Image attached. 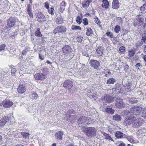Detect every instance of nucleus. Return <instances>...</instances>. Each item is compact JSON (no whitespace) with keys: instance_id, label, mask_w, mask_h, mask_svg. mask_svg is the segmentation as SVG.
Here are the masks:
<instances>
[{"instance_id":"obj_8","label":"nucleus","mask_w":146,"mask_h":146,"mask_svg":"<svg viewBox=\"0 0 146 146\" xmlns=\"http://www.w3.org/2000/svg\"><path fill=\"white\" fill-rule=\"evenodd\" d=\"M115 106L118 108H121L124 107L125 104L123 100L119 98L116 100Z\"/></svg>"},{"instance_id":"obj_36","label":"nucleus","mask_w":146,"mask_h":146,"mask_svg":"<svg viewBox=\"0 0 146 146\" xmlns=\"http://www.w3.org/2000/svg\"><path fill=\"white\" fill-rule=\"evenodd\" d=\"M127 138L128 141L131 143H133L134 142L133 137L132 136H128L127 137Z\"/></svg>"},{"instance_id":"obj_37","label":"nucleus","mask_w":146,"mask_h":146,"mask_svg":"<svg viewBox=\"0 0 146 146\" xmlns=\"http://www.w3.org/2000/svg\"><path fill=\"white\" fill-rule=\"evenodd\" d=\"M80 16H78L77 17L76 19V22L79 24H80L82 22V18Z\"/></svg>"},{"instance_id":"obj_20","label":"nucleus","mask_w":146,"mask_h":146,"mask_svg":"<svg viewBox=\"0 0 146 146\" xmlns=\"http://www.w3.org/2000/svg\"><path fill=\"white\" fill-rule=\"evenodd\" d=\"M26 88H25V86L23 85L19 86L17 89L18 92L21 94L24 93L26 91Z\"/></svg>"},{"instance_id":"obj_21","label":"nucleus","mask_w":146,"mask_h":146,"mask_svg":"<svg viewBox=\"0 0 146 146\" xmlns=\"http://www.w3.org/2000/svg\"><path fill=\"white\" fill-rule=\"evenodd\" d=\"M27 12L29 17L31 18L33 17V15L32 13V9L30 4L28 5L27 7Z\"/></svg>"},{"instance_id":"obj_19","label":"nucleus","mask_w":146,"mask_h":146,"mask_svg":"<svg viewBox=\"0 0 146 146\" xmlns=\"http://www.w3.org/2000/svg\"><path fill=\"white\" fill-rule=\"evenodd\" d=\"M112 7L114 9H117L119 7V3L118 0H113L112 3Z\"/></svg>"},{"instance_id":"obj_60","label":"nucleus","mask_w":146,"mask_h":146,"mask_svg":"<svg viewBox=\"0 0 146 146\" xmlns=\"http://www.w3.org/2000/svg\"><path fill=\"white\" fill-rule=\"evenodd\" d=\"M142 117L144 118H146V111H144L143 112Z\"/></svg>"},{"instance_id":"obj_57","label":"nucleus","mask_w":146,"mask_h":146,"mask_svg":"<svg viewBox=\"0 0 146 146\" xmlns=\"http://www.w3.org/2000/svg\"><path fill=\"white\" fill-rule=\"evenodd\" d=\"M94 21H95V22L97 24H100V20L98 19V18H96L95 19V20H94Z\"/></svg>"},{"instance_id":"obj_56","label":"nucleus","mask_w":146,"mask_h":146,"mask_svg":"<svg viewBox=\"0 0 146 146\" xmlns=\"http://www.w3.org/2000/svg\"><path fill=\"white\" fill-rule=\"evenodd\" d=\"M88 128H85L84 127H82V130L83 132H87Z\"/></svg>"},{"instance_id":"obj_47","label":"nucleus","mask_w":146,"mask_h":146,"mask_svg":"<svg viewBox=\"0 0 146 146\" xmlns=\"http://www.w3.org/2000/svg\"><path fill=\"white\" fill-rule=\"evenodd\" d=\"M143 44V41H141V42H137L135 44L136 46L138 47L140 46H141Z\"/></svg>"},{"instance_id":"obj_42","label":"nucleus","mask_w":146,"mask_h":146,"mask_svg":"<svg viewBox=\"0 0 146 146\" xmlns=\"http://www.w3.org/2000/svg\"><path fill=\"white\" fill-rule=\"evenodd\" d=\"M125 50V47L123 46L120 47L119 49V53L121 54L124 53Z\"/></svg>"},{"instance_id":"obj_43","label":"nucleus","mask_w":146,"mask_h":146,"mask_svg":"<svg viewBox=\"0 0 146 146\" xmlns=\"http://www.w3.org/2000/svg\"><path fill=\"white\" fill-rule=\"evenodd\" d=\"M135 51L133 50H131L129 51V55L131 57L133 56L135 54Z\"/></svg>"},{"instance_id":"obj_16","label":"nucleus","mask_w":146,"mask_h":146,"mask_svg":"<svg viewBox=\"0 0 146 146\" xmlns=\"http://www.w3.org/2000/svg\"><path fill=\"white\" fill-rule=\"evenodd\" d=\"M101 99L104 102H110L113 100V98L110 95L105 94L104 98H101Z\"/></svg>"},{"instance_id":"obj_15","label":"nucleus","mask_w":146,"mask_h":146,"mask_svg":"<svg viewBox=\"0 0 146 146\" xmlns=\"http://www.w3.org/2000/svg\"><path fill=\"white\" fill-rule=\"evenodd\" d=\"M72 48L71 47L68 45H65L62 48V50L64 54L68 53L71 51Z\"/></svg>"},{"instance_id":"obj_46","label":"nucleus","mask_w":146,"mask_h":146,"mask_svg":"<svg viewBox=\"0 0 146 146\" xmlns=\"http://www.w3.org/2000/svg\"><path fill=\"white\" fill-rule=\"evenodd\" d=\"M82 22L85 26L87 25L88 24V20L86 18H85L83 20Z\"/></svg>"},{"instance_id":"obj_54","label":"nucleus","mask_w":146,"mask_h":146,"mask_svg":"<svg viewBox=\"0 0 146 146\" xmlns=\"http://www.w3.org/2000/svg\"><path fill=\"white\" fill-rule=\"evenodd\" d=\"M39 58L41 60H43L44 59V56L42 55L41 54H39Z\"/></svg>"},{"instance_id":"obj_2","label":"nucleus","mask_w":146,"mask_h":146,"mask_svg":"<svg viewBox=\"0 0 146 146\" xmlns=\"http://www.w3.org/2000/svg\"><path fill=\"white\" fill-rule=\"evenodd\" d=\"M97 130L93 127H90L88 128L87 132L86 133V135L89 137H92L96 135Z\"/></svg>"},{"instance_id":"obj_63","label":"nucleus","mask_w":146,"mask_h":146,"mask_svg":"<svg viewBox=\"0 0 146 146\" xmlns=\"http://www.w3.org/2000/svg\"><path fill=\"white\" fill-rule=\"evenodd\" d=\"M119 146H125V144L123 143H120Z\"/></svg>"},{"instance_id":"obj_12","label":"nucleus","mask_w":146,"mask_h":146,"mask_svg":"<svg viewBox=\"0 0 146 146\" xmlns=\"http://www.w3.org/2000/svg\"><path fill=\"white\" fill-rule=\"evenodd\" d=\"M10 119V118L8 116L3 117L0 120V127L3 126L5 123Z\"/></svg>"},{"instance_id":"obj_32","label":"nucleus","mask_w":146,"mask_h":146,"mask_svg":"<svg viewBox=\"0 0 146 146\" xmlns=\"http://www.w3.org/2000/svg\"><path fill=\"white\" fill-rule=\"evenodd\" d=\"M56 22L57 24H60L63 23V21L62 18L60 17H58L56 19Z\"/></svg>"},{"instance_id":"obj_48","label":"nucleus","mask_w":146,"mask_h":146,"mask_svg":"<svg viewBox=\"0 0 146 146\" xmlns=\"http://www.w3.org/2000/svg\"><path fill=\"white\" fill-rule=\"evenodd\" d=\"M6 47V45L4 44H1L0 45V50H4Z\"/></svg>"},{"instance_id":"obj_58","label":"nucleus","mask_w":146,"mask_h":146,"mask_svg":"<svg viewBox=\"0 0 146 146\" xmlns=\"http://www.w3.org/2000/svg\"><path fill=\"white\" fill-rule=\"evenodd\" d=\"M14 133L13 131H9L8 132L7 134L10 137H11L12 135Z\"/></svg>"},{"instance_id":"obj_27","label":"nucleus","mask_w":146,"mask_h":146,"mask_svg":"<svg viewBox=\"0 0 146 146\" xmlns=\"http://www.w3.org/2000/svg\"><path fill=\"white\" fill-rule=\"evenodd\" d=\"M113 119L114 120L119 121H121V117L120 115L116 114L114 115L113 116Z\"/></svg>"},{"instance_id":"obj_26","label":"nucleus","mask_w":146,"mask_h":146,"mask_svg":"<svg viewBox=\"0 0 146 146\" xmlns=\"http://www.w3.org/2000/svg\"><path fill=\"white\" fill-rule=\"evenodd\" d=\"M103 52L102 49L101 48H98L97 49L96 52V54L98 56H100L102 55Z\"/></svg>"},{"instance_id":"obj_14","label":"nucleus","mask_w":146,"mask_h":146,"mask_svg":"<svg viewBox=\"0 0 146 146\" xmlns=\"http://www.w3.org/2000/svg\"><path fill=\"white\" fill-rule=\"evenodd\" d=\"M137 135L139 137H142L146 135V129L145 128L141 129L137 132Z\"/></svg>"},{"instance_id":"obj_17","label":"nucleus","mask_w":146,"mask_h":146,"mask_svg":"<svg viewBox=\"0 0 146 146\" xmlns=\"http://www.w3.org/2000/svg\"><path fill=\"white\" fill-rule=\"evenodd\" d=\"M45 76L42 73H38L35 75V79L37 80H42L44 79Z\"/></svg>"},{"instance_id":"obj_9","label":"nucleus","mask_w":146,"mask_h":146,"mask_svg":"<svg viewBox=\"0 0 146 146\" xmlns=\"http://www.w3.org/2000/svg\"><path fill=\"white\" fill-rule=\"evenodd\" d=\"M90 63L92 67L96 69H97L100 65V63L98 61L94 60H90Z\"/></svg>"},{"instance_id":"obj_3","label":"nucleus","mask_w":146,"mask_h":146,"mask_svg":"<svg viewBox=\"0 0 146 146\" xmlns=\"http://www.w3.org/2000/svg\"><path fill=\"white\" fill-rule=\"evenodd\" d=\"M67 29L66 27L62 25H60L57 26L53 31V33L54 34H56L57 33H61L62 34L66 32Z\"/></svg>"},{"instance_id":"obj_11","label":"nucleus","mask_w":146,"mask_h":146,"mask_svg":"<svg viewBox=\"0 0 146 146\" xmlns=\"http://www.w3.org/2000/svg\"><path fill=\"white\" fill-rule=\"evenodd\" d=\"M13 103L9 100H5L3 101L2 105L5 108H10L13 104Z\"/></svg>"},{"instance_id":"obj_10","label":"nucleus","mask_w":146,"mask_h":146,"mask_svg":"<svg viewBox=\"0 0 146 146\" xmlns=\"http://www.w3.org/2000/svg\"><path fill=\"white\" fill-rule=\"evenodd\" d=\"M95 91L92 89L89 90L87 91V95L90 98L96 100V95L95 94Z\"/></svg>"},{"instance_id":"obj_40","label":"nucleus","mask_w":146,"mask_h":146,"mask_svg":"<svg viewBox=\"0 0 146 146\" xmlns=\"http://www.w3.org/2000/svg\"><path fill=\"white\" fill-rule=\"evenodd\" d=\"M48 11L49 13L52 15H54V10L53 8H51L50 9H48Z\"/></svg>"},{"instance_id":"obj_28","label":"nucleus","mask_w":146,"mask_h":146,"mask_svg":"<svg viewBox=\"0 0 146 146\" xmlns=\"http://www.w3.org/2000/svg\"><path fill=\"white\" fill-rule=\"evenodd\" d=\"M106 111L109 113L111 114H113L114 113L115 111L114 110L111 108H107L105 109Z\"/></svg>"},{"instance_id":"obj_55","label":"nucleus","mask_w":146,"mask_h":146,"mask_svg":"<svg viewBox=\"0 0 146 146\" xmlns=\"http://www.w3.org/2000/svg\"><path fill=\"white\" fill-rule=\"evenodd\" d=\"M129 68V66L127 65H125L124 67V70L125 72H126Z\"/></svg>"},{"instance_id":"obj_1","label":"nucleus","mask_w":146,"mask_h":146,"mask_svg":"<svg viewBox=\"0 0 146 146\" xmlns=\"http://www.w3.org/2000/svg\"><path fill=\"white\" fill-rule=\"evenodd\" d=\"M143 119L140 118L135 119L134 117L131 116L126 118L123 124L125 125H130L134 128H138L143 124Z\"/></svg>"},{"instance_id":"obj_62","label":"nucleus","mask_w":146,"mask_h":146,"mask_svg":"<svg viewBox=\"0 0 146 146\" xmlns=\"http://www.w3.org/2000/svg\"><path fill=\"white\" fill-rule=\"evenodd\" d=\"M135 66L136 68H138L139 67H141L142 65L140 63H137L136 64Z\"/></svg>"},{"instance_id":"obj_39","label":"nucleus","mask_w":146,"mask_h":146,"mask_svg":"<svg viewBox=\"0 0 146 146\" xmlns=\"http://www.w3.org/2000/svg\"><path fill=\"white\" fill-rule=\"evenodd\" d=\"M120 27L119 25H117L114 29V31L116 33H118L120 31Z\"/></svg>"},{"instance_id":"obj_38","label":"nucleus","mask_w":146,"mask_h":146,"mask_svg":"<svg viewBox=\"0 0 146 146\" xmlns=\"http://www.w3.org/2000/svg\"><path fill=\"white\" fill-rule=\"evenodd\" d=\"M140 10L141 12H146V5L144 4L140 8Z\"/></svg>"},{"instance_id":"obj_52","label":"nucleus","mask_w":146,"mask_h":146,"mask_svg":"<svg viewBox=\"0 0 146 146\" xmlns=\"http://www.w3.org/2000/svg\"><path fill=\"white\" fill-rule=\"evenodd\" d=\"M142 39L143 40H146V33H144L142 35Z\"/></svg>"},{"instance_id":"obj_33","label":"nucleus","mask_w":146,"mask_h":146,"mask_svg":"<svg viewBox=\"0 0 146 146\" xmlns=\"http://www.w3.org/2000/svg\"><path fill=\"white\" fill-rule=\"evenodd\" d=\"M35 35L36 36L39 37H41L42 36V35L40 31L39 28L37 29L36 31L35 32Z\"/></svg>"},{"instance_id":"obj_53","label":"nucleus","mask_w":146,"mask_h":146,"mask_svg":"<svg viewBox=\"0 0 146 146\" xmlns=\"http://www.w3.org/2000/svg\"><path fill=\"white\" fill-rule=\"evenodd\" d=\"M82 37L80 36L77 38V40L78 42H80L82 41Z\"/></svg>"},{"instance_id":"obj_22","label":"nucleus","mask_w":146,"mask_h":146,"mask_svg":"<svg viewBox=\"0 0 146 146\" xmlns=\"http://www.w3.org/2000/svg\"><path fill=\"white\" fill-rule=\"evenodd\" d=\"M63 135V132L62 131H58L55 134V136L56 139L62 140Z\"/></svg>"},{"instance_id":"obj_35","label":"nucleus","mask_w":146,"mask_h":146,"mask_svg":"<svg viewBox=\"0 0 146 146\" xmlns=\"http://www.w3.org/2000/svg\"><path fill=\"white\" fill-rule=\"evenodd\" d=\"M115 80L113 78H109L107 81V84H113L115 81Z\"/></svg>"},{"instance_id":"obj_24","label":"nucleus","mask_w":146,"mask_h":146,"mask_svg":"<svg viewBox=\"0 0 146 146\" xmlns=\"http://www.w3.org/2000/svg\"><path fill=\"white\" fill-rule=\"evenodd\" d=\"M30 97L33 100H36L39 97L38 95L36 92H31Z\"/></svg>"},{"instance_id":"obj_44","label":"nucleus","mask_w":146,"mask_h":146,"mask_svg":"<svg viewBox=\"0 0 146 146\" xmlns=\"http://www.w3.org/2000/svg\"><path fill=\"white\" fill-rule=\"evenodd\" d=\"M65 2L64 1H62L61 4L60 8L62 10H64L65 9Z\"/></svg>"},{"instance_id":"obj_49","label":"nucleus","mask_w":146,"mask_h":146,"mask_svg":"<svg viewBox=\"0 0 146 146\" xmlns=\"http://www.w3.org/2000/svg\"><path fill=\"white\" fill-rule=\"evenodd\" d=\"M17 70L16 68H12L11 70V74L12 76H15V72H16Z\"/></svg>"},{"instance_id":"obj_18","label":"nucleus","mask_w":146,"mask_h":146,"mask_svg":"<svg viewBox=\"0 0 146 146\" xmlns=\"http://www.w3.org/2000/svg\"><path fill=\"white\" fill-rule=\"evenodd\" d=\"M115 136L118 139H121L126 137V135L120 131H117L115 134Z\"/></svg>"},{"instance_id":"obj_50","label":"nucleus","mask_w":146,"mask_h":146,"mask_svg":"<svg viewBox=\"0 0 146 146\" xmlns=\"http://www.w3.org/2000/svg\"><path fill=\"white\" fill-rule=\"evenodd\" d=\"M106 35L107 36H109L110 37L112 38L113 37V34L111 32H107L106 33Z\"/></svg>"},{"instance_id":"obj_61","label":"nucleus","mask_w":146,"mask_h":146,"mask_svg":"<svg viewBox=\"0 0 146 146\" xmlns=\"http://www.w3.org/2000/svg\"><path fill=\"white\" fill-rule=\"evenodd\" d=\"M125 89L127 92L130 91L131 90V86H129V87H127Z\"/></svg>"},{"instance_id":"obj_6","label":"nucleus","mask_w":146,"mask_h":146,"mask_svg":"<svg viewBox=\"0 0 146 146\" xmlns=\"http://www.w3.org/2000/svg\"><path fill=\"white\" fill-rule=\"evenodd\" d=\"M17 21V19L14 17L9 18L7 21V26L10 28L14 26Z\"/></svg>"},{"instance_id":"obj_29","label":"nucleus","mask_w":146,"mask_h":146,"mask_svg":"<svg viewBox=\"0 0 146 146\" xmlns=\"http://www.w3.org/2000/svg\"><path fill=\"white\" fill-rule=\"evenodd\" d=\"M103 134L104 136L106 139L109 140L114 141L113 139L111 138V137L108 134L105 133H104Z\"/></svg>"},{"instance_id":"obj_7","label":"nucleus","mask_w":146,"mask_h":146,"mask_svg":"<svg viewBox=\"0 0 146 146\" xmlns=\"http://www.w3.org/2000/svg\"><path fill=\"white\" fill-rule=\"evenodd\" d=\"M73 85L72 82L70 80H66L65 81L63 86L68 90L70 89Z\"/></svg>"},{"instance_id":"obj_13","label":"nucleus","mask_w":146,"mask_h":146,"mask_svg":"<svg viewBox=\"0 0 146 146\" xmlns=\"http://www.w3.org/2000/svg\"><path fill=\"white\" fill-rule=\"evenodd\" d=\"M38 21L41 22H43L45 21V18L44 15L41 13H37L36 15Z\"/></svg>"},{"instance_id":"obj_41","label":"nucleus","mask_w":146,"mask_h":146,"mask_svg":"<svg viewBox=\"0 0 146 146\" xmlns=\"http://www.w3.org/2000/svg\"><path fill=\"white\" fill-rule=\"evenodd\" d=\"M73 30H81V28L79 26H77L76 25H72V27L71 28Z\"/></svg>"},{"instance_id":"obj_45","label":"nucleus","mask_w":146,"mask_h":146,"mask_svg":"<svg viewBox=\"0 0 146 146\" xmlns=\"http://www.w3.org/2000/svg\"><path fill=\"white\" fill-rule=\"evenodd\" d=\"M137 20L139 22L142 23L143 21V19L142 17L139 16L137 18Z\"/></svg>"},{"instance_id":"obj_31","label":"nucleus","mask_w":146,"mask_h":146,"mask_svg":"<svg viewBox=\"0 0 146 146\" xmlns=\"http://www.w3.org/2000/svg\"><path fill=\"white\" fill-rule=\"evenodd\" d=\"M129 100V102L131 104L136 103L138 102L137 99L135 98H130Z\"/></svg>"},{"instance_id":"obj_4","label":"nucleus","mask_w":146,"mask_h":146,"mask_svg":"<svg viewBox=\"0 0 146 146\" xmlns=\"http://www.w3.org/2000/svg\"><path fill=\"white\" fill-rule=\"evenodd\" d=\"M87 121L88 118L85 116H83L81 117L78 120V124L80 125L81 126H84L88 123Z\"/></svg>"},{"instance_id":"obj_25","label":"nucleus","mask_w":146,"mask_h":146,"mask_svg":"<svg viewBox=\"0 0 146 146\" xmlns=\"http://www.w3.org/2000/svg\"><path fill=\"white\" fill-rule=\"evenodd\" d=\"M91 2H92L91 0L84 1L82 3L83 7L85 8H87Z\"/></svg>"},{"instance_id":"obj_59","label":"nucleus","mask_w":146,"mask_h":146,"mask_svg":"<svg viewBox=\"0 0 146 146\" xmlns=\"http://www.w3.org/2000/svg\"><path fill=\"white\" fill-rule=\"evenodd\" d=\"M45 7L48 9L49 8V5L48 2H46L44 3Z\"/></svg>"},{"instance_id":"obj_5","label":"nucleus","mask_w":146,"mask_h":146,"mask_svg":"<svg viewBox=\"0 0 146 146\" xmlns=\"http://www.w3.org/2000/svg\"><path fill=\"white\" fill-rule=\"evenodd\" d=\"M142 110L141 107L135 106L132 107L130 109V111L131 113H133L135 115H138L141 112Z\"/></svg>"},{"instance_id":"obj_23","label":"nucleus","mask_w":146,"mask_h":146,"mask_svg":"<svg viewBox=\"0 0 146 146\" xmlns=\"http://www.w3.org/2000/svg\"><path fill=\"white\" fill-rule=\"evenodd\" d=\"M102 6L103 7H104L106 9H107L109 8V3L108 0H103L102 1Z\"/></svg>"},{"instance_id":"obj_30","label":"nucleus","mask_w":146,"mask_h":146,"mask_svg":"<svg viewBox=\"0 0 146 146\" xmlns=\"http://www.w3.org/2000/svg\"><path fill=\"white\" fill-rule=\"evenodd\" d=\"M87 29L86 35L87 36H89L93 33V31L90 28H86Z\"/></svg>"},{"instance_id":"obj_51","label":"nucleus","mask_w":146,"mask_h":146,"mask_svg":"<svg viewBox=\"0 0 146 146\" xmlns=\"http://www.w3.org/2000/svg\"><path fill=\"white\" fill-rule=\"evenodd\" d=\"M120 89V85L119 84H117L115 85V89L116 90H119Z\"/></svg>"},{"instance_id":"obj_64","label":"nucleus","mask_w":146,"mask_h":146,"mask_svg":"<svg viewBox=\"0 0 146 146\" xmlns=\"http://www.w3.org/2000/svg\"><path fill=\"white\" fill-rule=\"evenodd\" d=\"M67 146H76L72 143H70Z\"/></svg>"},{"instance_id":"obj_34","label":"nucleus","mask_w":146,"mask_h":146,"mask_svg":"<svg viewBox=\"0 0 146 146\" xmlns=\"http://www.w3.org/2000/svg\"><path fill=\"white\" fill-rule=\"evenodd\" d=\"M21 134L23 136V138H25V139L28 138L30 135L29 133L25 132H21Z\"/></svg>"}]
</instances>
